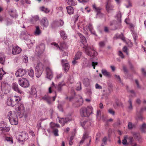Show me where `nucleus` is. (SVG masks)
Masks as SVG:
<instances>
[{"instance_id":"nucleus-11","label":"nucleus","mask_w":146,"mask_h":146,"mask_svg":"<svg viewBox=\"0 0 146 146\" xmlns=\"http://www.w3.org/2000/svg\"><path fill=\"white\" fill-rule=\"evenodd\" d=\"M46 77L51 80L52 78L53 74L51 70L49 67H47L46 68Z\"/></svg>"},{"instance_id":"nucleus-41","label":"nucleus","mask_w":146,"mask_h":146,"mask_svg":"<svg viewBox=\"0 0 146 146\" xmlns=\"http://www.w3.org/2000/svg\"><path fill=\"white\" fill-rule=\"evenodd\" d=\"M63 65L64 67V71L66 72L68 71L69 68V64L68 63H66L64 65Z\"/></svg>"},{"instance_id":"nucleus-16","label":"nucleus","mask_w":146,"mask_h":146,"mask_svg":"<svg viewBox=\"0 0 146 146\" xmlns=\"http://www.w3.org/2000/svg\"><path fill=\"white\" fill-rule=\"evenodd\" d=\"M81 126L85 129H87L90 125V121L85 120L81 122Z\"/></svg>"},{"instance_id":"nucleus-48","label":"nucleus","mask_w":146,"mask_h":146,"mask_svg":"<svg viewBox=\"0 0 146 146\" xmlns=\"http://www.w3.org/2000/svg\"><path fill=\"white\" fill-rule=\"evenodd\" d=\"M5 140L9 142L10 143L12 144L13 143V141L12 138L11 137H6L5 138Z\"/></svg>"},{"instance_id":"nucleus-1","label":"nucleus","mask_w":146,"mask_h":146,"mask_svg":"<svg viewBox=\"0 0 146 146\" xmlns=\"http://www.w3.org/2000/svg\"><path fill=\"white\" fill-rule=\"evenodd\" d=\"M93 108L91 106L83 107L81 109L80 114L82 117H88L92 113Z\"/></svg>"},{"instance_id":"nucleus-24","label":"nucleus","mask_w":146,"mask_h":146,"mask_svg":"<svg viewBox=\"0 0 146 146\" xmlns=\"http://www.w3.org/2000/svg\"><path fill=\"white\" fill-rule=\"evenodd\" d=\"M41 23L44 27H46L48 25V21L46 18L45 17H44L42 19Z\"/></svg>"},{"instance_id":"nucleus-6","label":"nucleus","mask_w":146,"mask_h":146,"mask_svg":"<svg viewBox=\"0 0 146 146\" xmlns=\"http://www.w3.org/2000/svg\"><path fill=\"white\" fill-rule=\"evenodd\" d=\"M19 84L21 87L24 88H27L29 86V83L28 80L25 78H21L18 80Z\"/></svg>"},{"instance_id":"nucleus-18","label":"nucleus","mask_w":146,"mask_h":146,"mask_svg":"<svg viewBox=\"0 0 146 146\" xmlns=\"http://www.w3.org/2000/svg\"><path fill=\"white\" fill-rule=\"evenodd\" d=\"M106 7V10L108 12H110L112 10L113 8V5L109 2L107 3Z\"/></svg>"},{"instance_id":"nucleus-39","label":"nucleus","mask_w":146,"mask_h":146,"mask_svg":"<svg viewBox=\"0 0 146 146\" xmlns=\"http://www.w3.org/2000/svg\"><path fill=\"white\" fill-rule=\"evenodd\" d=\"M35 70V74L36 76L38 78L40 77L42 75L43 71H42V70L40 71L37 70Z\"/></svg>"},{"instance_id":"nucleus-27","label":"nucleus","mask_w":146,"mask_h":146,"mask_svg":"<svg viewBox=\"0 0 146 146\" xmlns=\"http://www.w3.org/2000/svg\"><path fill=\"white\" fill-rule=\"evenodd\" d=\"M10 16L13 17H17V14L16 11L15 10H11L9 11Z\"/></svg>"},{"instance_id":"nucleus-17","label":"nucleus","mask_w":146,"mask_h":146,"mask_svg":"<svg viewBox=\"0 0 146 146\" xmlns=\"http://www.w3.org/2000/svg\"><path fill=\"white\" fill-rule=\"evenodd\" d=\"M7 104L9 106H14L16 104L13 98H9L8 99Z\"/></svg>"},{"instance_id":"nucleus-29","label":"nucleus","mask_w":146,"mask_h":146,"mask_svg":"<svg viewBox=\"0 0 146 146\" xmlns=\"http://www.w3.org/2000/svg\"><path fill=\"white\" fill-rule=\"evenodd\" d=\"M52 85L54 86L55 88H57L58 90L59 91H60L61 90V87L62 86L64 85V84L63 82H62L61 83H60L58 84V85L56 87L55 86V85L53 82H52Z\"/></svg>"},{"instance_id":"nucleus-64","label":"nucleus","mask_w":146,"mask_h":146,"mask_svg":"<svg viewBox=\"0 0 146 146\" xmlns=\"http://www.w3.org/2000/svg\"><path fill=\"white\" fill-rule=\"evenodd\" d=\"M95 87L96 89H101L102 87L101 86L99 85L98 84H96L95 85Z\"/></svg>"},{"instance_id":"nucleus-61","label":"nucleus","mask_w":146,"mask_h":146,"mask_svg":"<svg viewBox=\"0 0 146 146\" xmlns=\"http://www.w3.org/2000/svg\"><path fill=\"white\" fill-rule=\"evenodd\" d=\"M118 54L119 56H120L122 58H124V56L123 55L122 52L121 51H119Z\"/></svg>"},{"instance_id":"nucleus-49","label":"nucleus","mask_w":146,"mask_h":146,"mask_svg":"<svg viewBox=\"0 0 146 146\" xmlns=\"http://www.w3.org/2000/svg\"><path fill=\"white\" fill-rule=\"evenodd\" d=\"M83 84L86 85H88L89 84V80L87 78H85L83 80Z\"/></svg>"},{"instance_id":"nucleus-54","label":"nucleus","mask_w":146,"mask_h":146,"mask_svg":"<svg viewBox=\"0 0 146 146\" xmlns=\"http://www.w3.org/2000/svg\"><path fill=\"white\" fill-rule=\"evenodd\" d=\"M23 61L27 63L28 61V57L26 55H25L23 56Z\"/></svg>"},{"instance_id":"nucleus-33","label":"nucleus","mask_w":146,"mask_h":146,"mask_svg":"<svg viewBox=\"0 0 146 146\" xmlns=\"http://www.w3.org/2000/svg\"><path fill=\"white\" fill-rule=\"evenodd\" d=\"M41 33V31L38 26L36 27V29L34 32V35H35L37 36L39 35Z\"/></svg>"},{"instance_id":"nucleus-28","label":"nucleus","mask_w":146,"mask_h":146,"mask_svg":"<svg viewBox=\"0 0 146 146\" xmlns=\"http://www.w3.org/2000/svg\"><path fill=\"white\" fill-rule=\"evenodd\" d=\"M9 121L11 124L12 125H17L18 123L17 117L10 119Z\"/></svg>"},{"instance_id":"nucleus-45","label":"nucleus","mask_w":146,"mask_h":146,"mask_svg":"<svg viewBox=\"0 0 146 146\" xmlns=\"http://www.w3.org/2000/svg\"><path fill=\"white\" fill-rule=\"evenodd\" d=\"M13 98L14 100L15 101V102H18L21 100L20 97L19 96H15Z\"/></svg>"},{"instance_id":"nucleus-56","label":"nucleus","mask_w":146,"mask_h":146,"mask_svg":"<svg viewBox=\"0 0 146 146\" xmlns=\"http://www.w3.org/2000/svg\"><path fill=\"white\" fill-rule=\"evenodd\" d=\"M74 139V137L73 136L71 137L69 141V144L71 145L73 144L72 140Z\"/></svg>"},{"instance_id":"nucleus-30","label":"nucleus","mask_w":146,"mask_h":146,"mask_svg":"<svg viewBox=\"0 0 146 146\" xmlns=\"http://www.w3.org/2000/svg\"><path fill=\"white\" fill-rule=\"evenodd\" d=\"M101 72L106 77H111L110 73L108 72L106 70L102 69Z\"/></svg>"},{"instance_id":"nucleus-53","label":"nucleus","mask_w":146,"mask_h":146,"mask_svg":"<svg viewBox=\"0 0 146 146\" xmlns=\"http://www.w3.org/2000/svg\"><path fill=\"white\" fill-rule=\"evenodd\" d=\"M127 136H125L124 137V139L122 140V144L124 145H126L127 144Z\"/></svg>"},{"instance_id":"nucleus-42","label":"nucleus","mask_w":146,"mask_h":146,"mask_svg":"<svg viewBox=\"0 0 146 146\" xmlns=\"http://www.w3.org/2000/svg\"><path fill=\"white\" fill-rule=\"evenodd\" d=\"M41 11L44 12L46 13H48L50 12L49 10L47 8L42 7L40 8Z\"/></svg>"},{"instance_id":"nucleus-44","label":"nucleus","mask_w":146,"mask_h":146,"mask_svg":"<svg viewBox=\"0 0 146 146\" xmlns=\"http://www.w3.org/2000/svg\"><path fill=\"white\" fill-rule=\"evenodd\" d=\"M58 10L59 11V13H59L58 15L60 16H62L63 15V13L62 11V7H59L58 9Z\"/></svg>"},{"instance_id":"nucleus-10","label":"nucleus","mask_w":146,"mask_h":146,"mask_svg":"<svg viewBox=\"0 0 146 146\" xmlns=\"http://www.w3.org/2000/svg\"><path fill=\"white\" fill-rule=\"evenodd\" d=\"M119 17V18L117 19L118 22H117L115 21H113L111 23L110 25H116L118 27L115 28L114 29L115 30L117 29L118 27H120L121 26V15L120 14H118L117 15Z\"/></svg>"},{"instance_id":"nucleus-35","label":"nucleus","mask_w":146,"mask_h":146,"mask_svg":"<svg viewBox=\"0 0 146 146\" xmlns=\"http://www.w3.org/2000/svg\"><path fill=\"white\" fill-rule=\"evenodd\" d=\"M31 94L33 97H36L37 96L36 91L35 88H33L31 89Z\"/></svg>"},{"instance_id":"nucleus-52","label":"nucleus","mask_w":146,"mask_h":146,"mask_svg":"<svg viewBox=\"0 0 146 146\" xmlns=\"http://www.w3.org/2000/svg\"><path fill=\"white\" fill-rule=\"evenodd\" d=\"M60 46L62 48H65L66 46V43L64 42H62L61 43Z\"/></svg>"},{"instance_id":"nucleus-58","label":"nucleus","mask_w":146,"mask_h":146,"mask_svg":"<svg viewBox=\"0 0 146 146\" xmlns=\"http://www.w3.org/2000/svg\"><path fill=\"white\" fill-rule=\"evenodd\" d=\"M99 44L100 47H103L105 45L104 42L103 41L100 42Z\"/></svg>"},{"instance_id":"nucleus-19","label":"nucleus","mask_w":146,"mask_h":146,"mask_svg":"<svg viewBox=\"0 0 146 146\" xmlns=\"http://www.w3.org/2000/svg\"><path fill=\"white\" fill-rule=\"evenodd\" d=\"M8 117L9 120L12 119L17 117L14 111H11L9 112L8 114Z\"/></svg>"},{"instance_id":"nucleus-57","label":"nucleus","mask_w":146,"mask_h":146,"mask_svg":"<svg viewBox=\"0 0 146 146\" xmlns=\"http://www.w3.org/2000/svg\"><path fill=\"white\" fill-rule=\"evenodd\" d=\"M108 112L111 114L114 115L115 114V112L113 110L111 109H109L108 110Z\"/></svg>"},{"instance_id":"nucleus-23","label":"nucleus","mask_w":146,"mask_h":146,"mask_svg":"<svg viewBox=\"0 0 146 146\" xmlns=\"http://www.w3.org/2000/svg\"><path fill=\"white\" fill-rule=\"evenodd\" d=\"M69 120V119L68 118H60L59 119V123L63 126L64 124Z\"/></svg>"},{"instance_id":"nucleus-4","label":"nucleus","mask_w":146,"mask_h":146,"mask_svg":"<svg viewBox=\"0 0 146 146\" xmlns=\"http://www.w3.org/2000/svg\"><path fill=\"white\" fill-rule=\"evenodd\" d=\"M10 86L5 81L2 82L1 83V89L3 93L7 94L9 92Z\"/></svg>"},{"instance_id":"nucleus-5","label":"nucleus","mask_w":146,"mask_h":146,"mask_svg":"<svg viewBox=\"0 0 146 146\" xmlns=\"http://www.w3.org/2000/svg\"><path fill=\"white\" fill-rule=\"evenodd\" d=\"M18 107L17 110V112L18 115L20 117L23 116L25 112V107L23 104L21 103H18Z\"/></svg>"},{"instance_id":"nucleus-13","label":"nucleus","mask_w":146,"mask_h":146,"mask_svg":"<svg viewBox=\"0 0 146 146\" xmlns=\"http://www.w3.org/2000/svg\"><path fill=\"white\" fill-rule=\"evenodd\" d=\"M21 48L17 46H14L12 49V54L13 55L18 54L21 51Z\"/></svg>"},{"instance_id":"nucleus-59","label":"nucleus","mask_w":146,"mask_h":146,"mask_svg":"<svg viewBox=\"0 0 146 146\" xmlns=\"http://www.w3.org/2000/svg\"><path fill=\"white\" fill-rule=\"evenodd\" d=\"M98 62H92V66L93 67V68L95 69V66L98 65Z\"/></svg>"},{"instance_id":"nucleus-12","label":"nucleus","mask_w":146,"mask_h":146,"mask_svg":"<svg viewBox=\"0 0 146 146\" xmlns=\"http://www.w3.org/2000/svg\"><path fill=\"white\" fill-rule=\"evenodd\" d=\"M45 48V45L44 44H41L37 47L36 51L39 54L43 53Z\"/></svg>"},{"instance_id":"nucleus-8","label":"nucleus","mask_w":146,"mask_h":146,"mask_svg":"<svg viewBox=\"0 0 146 146\" xmlns=\"http://www.w3.org/2000/svg\"><path fill=\"white\" fill-rule=\"evenodd\" d=\"M83 30L84 31V32L86 34H88V31H90L92 34L96 35V32L94 31L92 25L91 24H89V25H86L84 27Z\"/></svg>"},{"instance_id":"nucleus-43","label":"nucleus","mask_w":146,"mask_h":146,"mask_svg":"<svg viewBox=\"0 0 146 146\" xmlns=\"http://www.w3.org/2000/svg\"><path fill=\"white\" fill-rule=\"evenodd\" d=\"M140 128L142 131L145 132L146 130V124L143 123L140 126Z\"/></svg>"},{"instance_id":"nucleus-60","label":"nucleus","mask_w":146,"mask_h":146,"mask_svg":"<svg viewBox=\"0 0 146 146\" xmlns=\"http://www.w3.org/2000/svg\"><path fill=\"white\" fill-rule=\"evenodd\" d=\"M33 19L36 21L39 20V17L37 16H35L33 17Z\"/></svg>"},{"instance_id":"nucleus-62","label":"nucleus","mask_w":146,"mask_h":146,"mask_svg":"<svg viewBox=\"0 0 146 146\" xmlns=\"http://www.w3.org/2000/svg\"><path fill=\"white\" fill-rule=\"evenodd\" d=\"M136 119L137 120H142L143 119V117L141 115H139V116L136 117Z\"/></svg>"},{"instance_id":"nucleus-2","label":"nucleus","mask_w":146,"mask_h":146,"mask_svg":"<svg viewBox=\"0 0 146 146\" xmlns=\"http://www.w3.org/2000/svg\"><path fill=\"white\" fill-rule=\"evenodd\" d=\"M50 129H49L47 130L48 132V133H50L51 131H52L55 136H58V131L57 128L60 127L59 124L57 123L55 124L53 122H51L50 124Z\"/></svg>"},{"instance_id":"nucleus-9","label":"nucleus","mask_w":146,"mask_h":146,"mask_svg":"<svg viewBox=\"0 0 146 146\" xmlns=\"http://www.w3.org/2000/svg\"><path fill=\"white\" fill-rule=\"evenodd\" d=\"M27 71L23 69L20 68L15 73L17 77H22L24 76L26 73Z\"/></svg>"},{"instance_id":"nucleus-34","label":"nucleus","mask_w":146,"mask_h":146,"mask_svg":"<svg viewBox=\"0 0 146 146\" xmlns=\"http://www.w3.org/2000/svg\"><path fill=\"white\" fill-rule=\"evenodd\" d=\"M67 2L69 5L72 6H74L77 4L76 1L74 0H67Z\"/></svg>"},{"instance_id":"nucleus-20","label":"nucleus","mask_w":146,"mask_h":146,"mask_svg":"<svg viewBox=\"0 0 146 146\" xmlns=\"http://www.w3.org/2000/svg\"><path fill=\"white\" fill-rule=\"evenodd\" d=\"M44 68V66L42 63L39 62L38 64L35 68V70H42L43 71Z\"/></svg>"},{"instance_id":"nucleus-21","label":"nucleus","mask_w":146,"mask_h":146,"mask_svg":"<svg viewBox=\"0 0 146 146\" xmlns=\"http://www.w3.org/2000/svg\"><path fill=\"white\" fill-rule=\"evenodd\" d=\"M41 100H43L46 102L48 104H51V98L48 95H45L43 96Z\"/></svg>"},{"instance_id":"nucleus-31","label":"nucleus","mask_w":146,"mask_h":146,"mask_svg":"<svg viewBox=\"0 0 146 146\" xmlns=\"http://www.w3.org/2000/svg\"><path fill=\"white\" fill-rule=\"evenodd\" d=\"M5 60V57L4 54L0 53V63L3 64Z\"/></svg>"},{"instance_id":"nucleus-38","label":"nucleus","mask_w":146,"mask_h":146,"mask_svg":"<svg viewBox=\"0 0 146 146\" xmlns=\"http://www.w3.org/2000/svg\"><path fill=\"white\" fill-rule=\"evenodd\" d=\"M28 73L29 75L32 78L34 76V72L33 70L31 68H30L28 70Z\"/></svg>"},{"instance_id":"nucleus-15","label":"nucleus","mask_w":146,"mask_h":146,"mask_svg":"<svg viewBox=\"0 0 146 146\" xmlns=\"http://www.w3.org/2000/svg\"><path fill=\"white\" fill-rule=\"evenodd\" d=\"M12 88L13 90L18 93L21 94L22 93V91L19 89L18 87V84L16 83H13L11 85Z\"/></svg>"},{"instance_id":"nucleus-26","label":"nucleus","mask_w":146,"mask_h":146,"mask_svg":"<svg viewBox=\"0 0 146 146\" xmlns=\"http://www.w3.org/2000/svg\"><path fill=\"white\" fill-rule=\"evenodd\" d=\"M66 9L69 15H71L74 13V10L73 8L70 6H69L66 7Z\"/></svg>"},{"instance_id":"nucleus-47","label":"nucleus","mask_w":146,"mask_h":146,"mask_svg":"<svg viewBox=\"0 0 146 146\" xmlns=\"http://www.w3.org/2000/svg\"><path fill=\"white\" fill-rule=\"evenodd\" d=\"M6 73L4 71L3 69L2 68H0V79H1V77L3 76Z\"/></svg>"},{"instance_id":"nucleus-22","label":"nucleus","mask_w":146,"mask_h":146,"mask_svg":"<svg viewBox=\"0 0 146 146\" xmlns=\"http://www.w3.org/2000/svg\"><path fill=\"white\" fill-rule=\"evenodd\" d=\"M81 54V53L80 52H77L75 55L74 60L72 62L74 64V65L76 63L77 61L76 60L80 58Z\"/></svg>"},{"instance_id":"nucleus-37","label":"nucleus","mask_w":146,"mask_h":146,"mask_svg":"<svg viewBox=\"0 0 146 146\" xmlns=\"http://www.w3.org/2000/svg\"><path fill=\"white\" fill-rule=\"evenodd\" d=\"M87 135L86 133H84L82 138V139L80 142V144L81 145L84 142L85 139L88 138Z\"/></svg>"},{"instance_id":"nucleus-40","label":"nucleus","mask_w":146,"mask_h":146,"mask_svg":"<svg viewBox=\"0 0 146 146\" xmlns=\"http://www.w3.org/2000/svg\"><path fill=\"white\" fill-rule=\"evenodd\" d=\"M60 35L61 38L63 39H65L67 38V36L65 33L63 31H61L60 32Z\"/></svg>"},{"instance_id":"nucleus-50","label":"nucleus","mask_w":146,"mask_h":146,"mask_svg":"<svg viewBox=\"0 0 146 146\" xmlns=\"http://www.w3.org/2000/svg\"><path fill=\"white\" fill-rule=\"evenodd\" d=\"M57 25L58 26H62L64 24V22L62 20H60L57 22Z\"/></svg>"},{"instance_id":"nucleus-32","label":"nucleus","mask_w":146,"mask_h":146,"mask_svg":"<svg viewBox=\"0 0 146 146\" xmlns=\"http://www.w3.org/2000/svg\"><path fill=\"white\" fill-rule=\"evenodd\" d=\"M127 108L129 110L131 111L133 109L132 101L129 99L128 101L127 104Z\"/></svg>"},{"instance_id":"nucleus-46","label":"nucleus","mask_w":146,"mask_h":146,"mask_svg":"<svg viewBox=\"0 0 146 146\" xmlns=\"http://www.w3.org/2000/svg\"><path fill=\"white\" fill-rule=\"evenodd\" d=\"M101 117V111L98 110L97 112V117L98 119L100 120Z\"/></svg>"},{"instance_id":"nucleus-63","label":"nucleus","mask_w":146,"mask_h":146,"mask_svg":"<svg viewBox=\"0 0 146 146\" xmlns=\"http://www.w3.org/2000/svg\"><path fill=\"white\" fill-rule=\"evenodd\" d=\"M133 127L132 124L131 122H129L128 124V127L129 129H131Z\"/></svg>"},{"instance_id":"nucleus-51","label":"nucleus","mask_w":146,"mask_h":146,"mask_svg":"<svg viewBox=\"0 0 146 146\" xmlns=\"http://www.w3.org/2000/svg\"><path fill=\"white\" fill-rule=\"evenodd\" d=\"M51 45H54L57 48V49L60 50V47L59 46L58 44L56 43L53 42L51 43Z\"/></svg>"},{"instance_id":"nucleus-3","label":"nucleus","mask_w":146,"mask_h":146,"mask_svg":"<svg viewBox=\"0 0 146 146\" xmlns=\"http://www.w3.org/2000/svg\"><path fill=\"white\" fill-rule=\"evenodd\" d=\"M85 52L88 55L91 57H95L97 55V52L95 50L93 47H90L87 46L84 48Z\"/></svg>"},{"instance_id":"nucleus-25","label":"nucleus","mask_w":146,"mask_h":146,"mask_svg":"<svg viewBox=\"0 0 146 146\" xmlns=\"http://www.w3.org/2000/svg\"><path fill=\"white\" fill-rule=\"evenodd\" d=\"M92 7L95 11L97 12V15H98L100 16L101 15H102V14L100 13L101 8L100 7H97L95 4H93L92 5Z\"/></svg>"},{"instance_id":"nucleus-55","label":"nucleus","mask_w":146,"mask_h":146,"mask_svg":"<svg viewBox=\"0 0 146 146\" xmlns=\"http://www.w3.org/2000/svg\"><path fill=\"white\" fill-rule=\"evenodd\" d=\"M123 50L124 52H125L127 55H128V53L127 51V48L126 46H125L123 47Z\"/></svg>"},{"instance_id":"nucleus-7","label":"nucleus","mask_w":146,"mask_h":146,"mask_svg":"<svg viewBox=\"0 0 146 146\" xmlns=\"http://www.w3.org/2000/svg\"><path fill=\"white\" fill-rule=\"evenodd\" d=\"M17 139L19 141H25L28 139V133L25 132H21L17 137Z\"/></svg>"},{"instance_id":"nucleus-14","label":"nucleus","mask_w":146,"mask_h":146,"mask_svg":"<svg viewBox=\"0 0 146 146\" xmlns=\"http://www.w3.org/2000/svg\"><path fill=\"white\" fill-rule=\"evenodd\" d=\"M78 35L80 36L81 40V42L84 45L83 48H84L87 46H88L87 44L85 37L82 35L80 33H78Z\"/></svg>"},{"instance_id":"nucleus-36","label":"nucleus","mask_w":146,"mask_h":146,"mask_svg":"<svg viewBox=\"0 0 146 146\" xmlns=\"http://www.w3.org/2000/svg\"><path fill=\"white\" fill-rule=\"evenodd\" d=\"M10 129L9 127H0V131L2 132H8Z\"/></svg>"}]
</instances>
